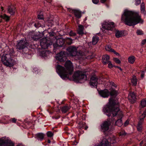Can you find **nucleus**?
I'll return each instance as SVG.
<instances>
[{
  "mask_svg": "<svg viewBox=\"0 0 146 146\" xmlns=\"http://www.w3.org/2000/svg\"><path fill=\"white\" fill-rule=\"evenodd\" d=\"M43 34L38 33L34 34L31 35V40L33 42L30 43V42L26 39H23L20 40L17 45V48L22 52L23 56L27 58H30L31 57V52H29L28 48V47L32 49L40 48V47L42 49L40 52V55L44 57V58H48L49 56V55L51 53L50 52L46 49L50 48L53 47L54 50L56 51L58 49L60 50L64 48L65 46V39L63 38H60L56 40V42L53 44L52 42L50 40H47L46 38H44L40 40V42L37 44L35 42L36 41L40 39L42 37Z\"/></svg>",
  "mask_w": 146,
  "mask_h": 146,
  "instance_id": "obj_1",
  "label": "nucleus"
},
{
  "mask_svg": "<svg viewBox=\"0 0 146 146\" xmlns=\"http://www.w3.org/2000/svg\"><path fill=\"white\" fill-rule=\"evenodd\" d=\"M99 94L104 98H108L110 95L111 97L109 99V104L106 105L103 109L104 113L108 117L111 116V122L115 123V125L121 127L123 124L122 120V114L119 108V103L113 98H115L117 96V92L113 89L110 92L105 89L98 92Z\"/></svg>",
  "mask_w": 146,
  "mask_h": 146,
  "instance_id": "obj_2",
  "label": "nucleus"
},
{
  "mask_svg": "<svg viewBox=\"0 0 146 146\" xmlns=\"http://www.w3.org/2000/svg\"><path fill=\"white\" fill-rule=\"evenodd\" d=\"M121 20L129 26H134L139 23H143V21L139 15L131 11L125 10L121 17Z\"/></svg>",
  "mask_w": 146,
  "mask_h": 146,
  "instance_id": "obj_3",
  "label": "nucleus"
},
{
  "mask_svg": "<svg viewBox=\"0 0 146 146\" xmlns=\"http://www.w3.org/2000/svg\"><path fill=\"white\" fill-rule=\"evenodd\" d=\"M66 70L63 67L58 65L56 66V70L60 77L63 80L69 79L68 75H71L73 73V67L71 62L68 60L64 64Z\"/></svg>",
  "mask_w": 146,
  "mask_h": 146,
  "instance_id": "obj_4",
  "label": "nucleus"
},
{
  "mask_svg": "<svg viewBox=\"0 0 146 146\" xmlns=\"http://www.w3.org/2000/svg\"><path fill=\"white\" fill-rule=\"evenodd\" d=\"M66 52L61 50L56 56V59L58 62H63L66 61L67 56H75L77 54V49L73 46H70L66 48Z\"/></svg>",
  "mask_w": 146,
  "mask_h": 146,
  "instance_id": "obj_5",
  "label": "nucleus"
},
{
  "mask_svg": "<svg viewBox=\"0 0 146 146\" xmlns=\"http://www.w3.org/2000/svg\"><path fill=\"white\" fill-rule=\"evenodd\" d=\"M14 54V52L13 50H11L8 54H4L1 56L3 63L7 66H13L15 63L16 62Z\"/></svg>",
  "mask_w": 146,
  "mask_h": 146,
  "instance_id": "obj_6",
  "label": "nucleus"
},
{
  "mask_svg": "<svg viewBox=\"0 0 146 146\" xmlns=\"http://www.w3.org/2000/svg\"><path fill=\"white\" fill-rule=\"evenodd\" d=\"M102 28L101 29L104 33L109 34V31H113L115 30V25L113 22H110L109 21H104L102 24Z\"/></svg>",
  "mask_w": 146,
  "mask_h": 146,
  "instance_id": "obj_7",
  "label": "nucleus"
},
{
  "mask_svg": "<svg viewBox=\"0 0 146 146\" xmlns=\"http://www.w3.org/2000/svg\"><path fill=\"white\" fill-rule=\"evenodd\" d=\"M37 20L35 22L32 23L31 25L34 26L36 28L39 27L43 28L45 27V21L42 12H40L37 15Z\"/></svg>",
  "mask_w": 146,
  "mask_h": 146,
  "instance_id": "obj_8",
  "label": "nucleus"
},
{
  "mask_svg": "<svg viewBox=\"0 0 146 146\" xmlns=\"http://www.w3.org/2000/svg\"><path fill=\"white\" fill-rule=\"evenodd\" d=\"M146 117V108L143 113L140 116L138 123L136 126L137 130L139 132L141 133L143 131V127L142 125Z\"/></svg>",
  "mask_w": 146,
  "mask_h": 146,
  "instance_id": "obj_9",
  "label": "nucleus"
},
{
  "mask_svg": "<svg viewBox=\"0 0 146 146\" xmlns=\"http://www.w3.org/2000/svg\"><path fill=\"white\" fill-rule=\"evenodd\" d=\"M73 80L78 82L82 79L86 80L87 77L86 74L82 72L78 71L75 72L72 76Z\"/></svg>",
  "mask_w": 146,
  "mask_h": 146,
  "instance_id": "obj_10",
  "label": "nucleus"
},
{
  "mask_svg": "<svg viewBox=\"0 0 146 146\" xmlns=\"http://www.w3.org/2000/svg\"><path fill=\"white\" fill-rule=\"evenodd\" d=\"M98 78L95 75H93L91 78L90 84L92 87L97 88Z\"/></svg>",
  "mask_w": 146,
  "mask_h": 146,
  "instance_id": "obj_11",
  "label": "nucleus"
},
{
  "mask_svg": "<svg viewBox=\"0 0 146 146\" xmlns=\"http://www.w3.org/2000/svg\"><path fill=\"white\" fill-rule=\"evenodd\" d=\"M109 125L110 124L107 121H104L101 125L102 131L104 132L107 131L109 129Z\"/></svg>",
  "mask_w": 146,
  "mask_h": 146,
  "instance_id": "obj_12",
  "label": "nucleus"
},
{
  "mask_svg": "<svg viewBox=\"0 0 146 146\" xmlns=\"http://www.w3.org/2000/svg\"><path fill=\"white\" fill-rule=\"evenodd\" d=\"M16 11L15 7L14 5H8L7 8V11L11 15H14Z\"/></svg>",
  "mask_w": 146,
  "mask_h": 146,
  "instance_id": "obj_13",
  "label": "nucleus"
},
{
  "mask_svg": "<svg viewBox=\"0 0 146 146\" xmlns=\"http://www.w3.org/2000/svg\"><path fill=\"white\" fill-rule=\"evenodd\" d=\"M129 99L131 104L135 103L136 100V96L134 92L131 93L129 96Z\"/></svg>",
  "mask_w": 146,
  "mask_h": 146,
  "instance_id": "obj_14",
  "label": "nucleus"
},
{
  "mask_svg": "<svg viewBox=\"0 0 146 146\" xmlns=\"http://www.w3.org/2000/svg\"><path fill=\"white\" fill-rule=\"evenodd\" d=\"M110 57L107 54L104 55L102 57V62L104 65H106L108 64L110 61Z\"/></svg>",
  "mask_w": 146,
  "mask_h": 146,
  "instance_id": "obj_15",
  "label": "nucleus"
},
{
  "mask_svg": "<svg viewBox=\"0 0 146 146\" xmlns=\"http://www.w3.org/2000/svg\"><path fill=\"white\" fill-rule=\"evenodd\" d=\"M0 146H14V144L11 141L3 140L0 142Z\"/></svg>",
  "mask_w": 146,
  "mask_h": 146,
  "instance_id": "obj_16",
  "label": "nucleus"
},
{
  "mask_svg": "<svg viewBox=\"0 0 146 146\" xmlns=\"http://www.w3.org/2000/svg\"><path fill=\"white\" fill-rule=\"evenodd\" d=\"M84 27L82 25H79L78 26V28L77 30V33L80 36H82L85 34L84 32Z\"/></svg>",
  "mask_w": 146,
  "mask_h": 146,
  "instance_id": "obj_17",
  "label": "nucleus"
},
{
  "mask_svg": "<svg viewBox=\"0 0 146 146\" xmlns=\"http://www.w3.org/2000/svg\"><path fill=\"white\" fill-rule=\"evenodd\" d=\"M109 142L105 138H104L102 142H101L100 145H96L94 146H109Z\"/></svg>",
  "mask_w": 146,
  "mask_h": 146,
  "instance_id": "obj_18",
  "label": "nucleus"
},
{
  "mask_svg": "<svg viewBox=\"0 0 146 146\" xmlns=\"http://www.w3.org/2000/svg\"><path fill=\"white\" fill-rule=\"evenodd\" d=\"M126 31H125L117 30L116 31L115 36L117 38H119L122 36H125L126 33H125Z\"/></svg>",
  "mask_w": 146,
  "mask_h": 146,
  "instance_id": "obj_19",
  "label": "nucleus"
},
{
  "mask_svg": "<svg viewBox=\"0 0 146 146\" xmlns=\"http://www.w3.org/2000/svg\"><path fill=\"white\" fill-rule=\"evenodd\" d=\"M60 108L62 112L64 113L67 112L70 108V106L68 104L64 105L62 106H61Z\"/></svg>",
  "mask_w": 146,
  "mask_h": 146,
  "instance_id": "obj_20",
  "label": "nucleus"
},
{
  "mask_svg": "<svg viewBox=\"0 0 146 146\" xmlns=\"http://www.w3.org/2000/svg\"><path fill=\"white\" fill-rule=\"evenodd\" d=\"M37 139L40 141H42L44 138V135L42 133H38L36 135Z\"/></svg>",
  "mask_w": 146,
  "mask_h": 146,
  "instance_id": "obj_21",
  "label": "nucleus"
},
{
  "mask_svg": "<svg viewBox=\"0 0 146 146\" xmlns=\"http://www.w3.org/2000/svg\"><path fill=\"white\" fill-rule=\"evenodd\" d=\"M72 11L76 18L79 19L81 17V12L80 11L77 10H73Z\"/></svg>",
  "mask_w": 146,
  "mask_h": 146,
  "instance_id": "obj_22",
  "label": "nucleus"
},
{
  "mask_svg": "<svg viewBox=\"0 0 146 146\" xmlns=\"http://www.w3.org/2000/svg\"><path fill=\"white\" fill-rule=\"evenodd\" d=\"M0 18L4 20L7 22L9 21L10 19V17L6 14L0 15Z\"/></svg>",
  "mask_w": 146,
  "mask_h": 146,
  "instance_id": "obj_23",
  "label": "nucleus"
},
{
  "mask_svg": "<svg viewBox=\"0 0 146 146\" xmlns=\"http://www.w3.org/2000/svg\"><path fill=\"white\" fill-rule=\"evenodd\" d=\"M65 39V44L70 45L72 43V39L70 38L67 37Z\"/></svg>",
  "mask_w": 146,
  "mask_h": 146,
  "instance_id": "obj_24",
  "label": "nucleus"
},
{
  "mask_svg": "<svg viewBox=\"0 0 146 146\" xmlns=\"http://www.w3.org/2000/svg\"><path fill=\"white\" fill-rule=\"evenodd\" d=\"M135 57L133 56L132 55L130 56L128 59L129 62L131 64H133L135 60Z\"/></svg>",
  "mask_w": 146,
  "mask_h": 146,
  "instance_id": "obj_25",
  "label": "nucleus"
},
{
  "mask_svg": "<svg viewBox=\"0 0 146 146\" xmlns=\"http://www.w3.org/2000/svg\"><path fill=\"white\" fill-rule=\"evenodd\" d=\"M54 21L53 20H48L47 21L46 24H45V25L46 26V25H47L49 28L50 27H51L54 25Z\"/></svg>",
  "mask_w": 146,
  "mask_h": 146,
  "instance_id": "obj_26",
  "label": "nucleus"
},
{
  "mask_svg": "<svg viewBox=\"0 0 146 146\" xmlns=\"http://www.w3.org/2000/svg\"><path fill=\"white\" fill-rule=\"evenodd\" d=\"M99 41V38L97 36H94L92 38V43L93 45H96Z\"/></svg>",
  "mask_w": 146,
  "mask_h": 146,
  "instance_id": "obj_27",
  "label": "nucleus"
},
{
  "mask_svg": "<svg viewBox=\"0 0 146 146\" xmlns=\"http://www.w3.org/2000/svg\"><path fill=\"white\" fill-rule=\"evenodd\" d=\"M127 134L124 130H121L119 133V136L122 138L125 137Z\"/></svg>",
  "mask_w": 146,
  "mask_h": 146,
  "instance_id": "obj_28",
  "label": "nucleus"
},
{
  "mask_svg": "<svg viewBox=\"0 0 146 146\" xmlns=\"http://www.w3.org/2000/svg\"><path fill=\"white\" fill-rule=\"evenodd\" d=\"M140 104L142 108L146 106V99H143L141 101Z\"/></svg>",
  "mask_w": 146,
  "mask_h": 146,
  "instance_id": "obj_29",
  "label": "nucleus"
},
{
  "mask_svg": "<svg viewBox=\"0 0 146 146\" xmlns=\"http://www.w3.org/2000/svg\"><path fill=\"white\" fill-rule=\"evenodd\" d=\"M136 33L138 35H142L144 34L143 32L140 29L137 30Z\"/></svg>",
  "mask_w": 146,
  "mask_h": 146,
  "instance_id": "obj_30",
  "label": "nucleus"
},
{
  "mask_svg": "<svg viewBox=\"0 0 146 146\" xmlns=\"http://www.w3.org/2000/svg\"><path fill=\"white\" fill-rule=\"evenodd\" d=\"M131 81L133 86H135L136 85L137 82V79L136 78H133L131 80Z\"/></svg>",
  "mask_w": 146,
  "mask_h": 146,
  "instance_id": "obj_31",
  "label": "nucleus"
},
{
  "mask_svg": "<svg viewBox=\"0 0 146 146\" xmlns=\"http://www.w3.org/2000/svg\"><path fill=\"white\" fill-rule=\"evenodd\" d=\"M48 32L49 36L51 37L54 36L55 34L52 30L50 32L48 31Z\"/></svg>",
  "mask_w": 146,
  "mask_h": 146,
  "instance_id": "obj_32",
  "label": "nucleus"
},
{
  "mask_svg": "<svg viewBox=\"0 0 146 146\" xmlns=\"http://www.w3.org/2000/svg\"><path fill=\"white\" fill-rule=\"evenodd\" d=\"M48 137H51L53 135V133L51 131H48L46 133Z\"/></svg>",
  "mask_w": 146,
  "mask_h": 146,
  "instance_id": "obj_33",
  "label": "nucleus"
},
{
  "mask_svg": "<svg viewBox=\"0 0 146 146\" xmlns=\"http://www.w3.org/2000/svg\"><path fill=\"white\" fill-rule=\"evenodd\" d=\"M76 34L73 31H71L69 33V35L71 36H76Z\"/></svg>",
  "mask_w": 146,
  "mask_h": 146,
  "instance_id": "obj_34",
  "label": "nucleus"
},
{
  "mask_svg": "<svg viewBox=\"0 0 146 146\" xmlns=\"http://www.w3.org/2000/svg\"><path fill=\"white\" fill-rule=\"evenodd\" d=\"M39 70L37 68H35L33 69L32 71L34 73L36 74H38L39 72Z\"/></svg>",
  "mask_w": 146,
  "mask_h": 146,
  "instance_id": "obj_35",
  "label": "nucleus"
},
{
  "mask_svg": "<svg viewBox=\"0 0 146 146\" xmlns=\"http://www.w3.org/2000/svg\"><path fill=\"white\" fill-rule=\"evenodd\" d=\"M108 67L109 68H112L113 67V65L112 64L111 61H110L108 62Z\"/></svg>",
  "mask_w": 146,
  "mask_h": 146,
  "instance_id": "obj_36",
  "label": "nucleus"
},
{
  "mask_svg": "<svg viewBox=\"0 0 146 146\" xmlns=\"http://www.w3.org/2000/svg\"><path fill=\"white\" fill-rule=\"evenodd\" d=\"M113 60L117 63L119 64L121 63V61L117 58H113Z\"/></svg>",
  "mask_w": 146,
  "mask_h": 146,
  "instance_id": "obj_37",
  "label": "nucleus"
},
{
  "mask_svg": "<svg viewBox=\"0 0 146 146\" xmlns=\"http://www.w3.org/2000/svg\"><path fill=\"white\" fill-rule=\"evenodd\" d=\"M106 49L107 50L110 51L111 52V50H113V49L111 48V47L109 46H106Z\"/></svg>",
  "mask_w": 146,
  "mask_h": 146,
  "instance_id": "obj_38",
  "label": "nucleus"
},
{
  "mask_svg": "<svg viewBox=\"0 0 146 146\" xmlns=\"http://www.w3.org/2000/svg\"><path fill=\"white\" fill-rule=\"evenodd\" d=\"M135 4L136 5H138L140 4L141 0H135Z\"/></svg>",
  "mask_w": 146,
  "mask_h": 146,
  "instance_id": "obj_39",
  "label": "nucleus"
},
{
  "mask_svg": "<svg viewBox=\"0 0 146 146\" xmlns=\"http://www.w3.org/2000/svg\"><path fill=\"white\" fill-rule=\"evenodd\" d=\"M111 52H113L117 56H119L120 55L119 54L116 52L114 49L111 50Z\"/></svg>",
  "mask_w": 146,
  "mask_h": 146,
  "instance_id": "obj_40",
  "label": "nucleus"
},
{
  "mask_svg": "<svg viewBox=\"0 0 146 146\" xmlns=\"http://www.w3.org/2000/svg\"><path fill=\"white\" fill-rule=\"evenodd\" d=\"M145 9V7L144 3H143L141 5V9Z\"/></svg>",
  "mask_w": 146,
  "mask_h": 146,
  "instance_id": "obj_41",
  "label": "nucleus"
},
{
  "mask_svg": "<svg viewBox=\"0 0 146 146\" xmlns=\"http://www.w3.org/2000/svg\"><path fill=\"white\" fill-rule=\"evenodd\" d=\"M92 2L95 4H97L99 2V0H92Z\"/></svg>",
  "mask_w": 146,
  "mask_h": 146,
  "instance_id": "obj_42",
  "label": "nucleus"
},
{
  "mask_svg": "<svg viewBox=\"0 0 146 146\" xmlns=\"http://www.w3.org/2000/svg\"><path fill=\"white\" fill-rule=\"evenodd\" d=\"M129 123V121L128 120H126L124 123V126L125 127L127 126Z\"/></svg>",
  "mask_w": 146,
  "mask_h": 146,
  "instance_id": "obj_43",
  "label": "nucleus"
},
{
  "mask_svg": "<svg viewBox=\"0 0 146 146\" xmlns=\"http://www.w3.org/2000/svg\"><path fill=\"white\" fill-rule=\"evenodd\" d=\"M17 119L15 118H12L11 119V121L13 123H15L16 122Z\"/></svg>",
  "mask_w": 146,
  "mask_h": 146,
  "instance_id": "obj_44",
  "label": "nucleus"
},
{
  "mask_svg": "<svg viewBox=\"0 0 146 146\" xmlns=\"http://www.w3.org/2000/svg\"><path fill=\"white\" fill-rule=\"evenodd\" d=\"M141 12L142 13H143L145 15L146 13V11L145 9H141Z\"/></svg>",
  "mask_w": 146,
  "mask_h": 146,
  "instance_id": "obj_45",
  "label": "nucleus"
},
{
  "mask_svg": "<svg viewBox=\"0 0 146 146\" xmlns=\"http://www.w3.org/2000/svg\"><path fill=\"white\" fill-rule=\"evenodd\" d=\"M110 84L112 86H113L114 87H116V84L113 82H110Z\"/></svg>",
  "mask_w": 146,
  "mask_h": 146,
  "instance_id": "obj_46",
  "label": "nucleus"
},
{
  "mask_svg": "<svg viewBox=\"0 0 146 146\" xmlns=\"http://www.w3.org/2000/svg\"><path fill=\"white\" fill-rule=\"evenodd\" d=\"M145 75V72L144 71H142L141 74V77L142 78H144Z\"/></svg>",
  "mask_w": 146,
  "mask_h": 146,
  "instance_id": "obj_47",
  "label": "nucleus"
},
{
  "mask_svg": "<svg viewBox=\"0 0 146 146\" xmlns=\"http://www.w3.org/2000/svg\"><path fill=\"white\" fill-rule=\"evenodd\" d=\"M146 40L145 39L142 40L141 44L143 45H144L146 43Z\"/></svg>",
  "mask_w": 146,
  "mask_h": 146,
  "instance_id": "obj_48",
  "label": "nucleus"
},
{
  "mask_svg": "<svg viewBox=\"0 0 146 146\" xmlns=\"http://www.w3.org/2000/svg\"><path fill=\"white\" fill-rule=\"evenodd\" d=\"M144 143V141H141L140 143V146H142L143 144Z\"/></svg>",
  "mask_w": 146,
  "mask_h": 146,
  "instance_id": "obj_49",
  "label": "nucleus"
},
{
  "mask_svg": "<svg viewBox=\"0 0 146 146\" xmlns=\"http://www.w3.org/2000/svg\"><path fill=\"white\" fill-rule=\"evenodd\" d=\"M1 11L3 12H5V11L4 10V9L3 7H1Z\"/></svg>",
  "mask_w": 146,
  "mask_h": 146,
  "instance_id": "obj_50",
  "label": "nucleus"
},
{
  "mask_svg": "<svg viewBox=\"0 0 146 146\" xmlns=\"http://www.w3.org/2000/svg\"><path fill=\"white\" fill-rule=\"evenodd\" d=\"M107 0H100V1L102 3H104Z\"/></svg>",
  "mask_w": 146,
  "mask_h": 146,
  "instance_id": "obj_51",
  "label": "nucleus"
},
{
  "mask_svg": "<svg viewBox=\"0 0 146 146\" xmlns=\"http://www.w3.org/2000/svg\"><path fill=\"white\" fill-rule=\"evenodd\" d=\"M113 67H114L115 68H118L119 66L113 65Z\"/></svg>",
  "mask_w": 146,
  "mask_h": 146,
  "instance_id": "obj_52",
  "label": "nucleus"
},
{
  "mask_svg": "<svg viewBox=\"0 0 146 146\" xmlns=\"http://www.w3.org/2000/svg\"><path fill=\"white\" fill-rule=\"evenodd\" d=\"M118 68L119 69V70H121V71H122V69H121V68L119 66Z\"/></svg>",
  "mask_w": 146,
  "mask_h": 146,
  "instance_id": "obj_53",
  "label": "nucleus"
},
{
  "mask_svg": "<svg viewBox=\"0 0 146 146\" xmlns=\"http://www.w3.org/2000/svg\"><path fill=\"white\" fill-rule=\"evenodd\" d=\"M82 126H81V125L79 127H80V129H81L82 128H83V127H84V125H81Z\"/></svg>",
  "mask_w": 146,
  "mask_h": 146,
  "instance_id": "obj_54",
  "label": "nucleus"
},
{
  "mask_svg": "<svg viewBox=\"0 0 146 146\" xmlns=\"http://www.w3.org/2000/svg\"><path fill=\"white\" fill-rule=\"evenodd\" d=\"M51 142V141L50 140L48 139V143H50Z\"/></svg>",
  "mask_w": 146,
  "mask_h": 146,
  "instance_id": "obj_55",
  "label": "nucleus"
},
{
  "mask_svg": "<svg viewBox=\"0 0 146 146\" xmlns=\"http://www.w3.org/2000/svg\"><path fill=\"white\" fill-rule=\"evenodd\" d=\"M2 22V20L1 19L0 20V23H1Z\"/></svg>",
  "mask_w": 146,
  "mask_h": 146,
  "instance_id": "obj_56",
  "label": "nucleus"
},
{
  "mask_svg": "<svg viewBox=\"0 0 146 146\" xmlns=\"http://www.w3.org/2000/svg\"><path fill=\"white\" fill-rule=\"evenodd\" d=\"M61 104H64V101H62L61 102Z\"/></svg>",
  "mask_w": 146,
  "mask_h": 146,
  "instance_id": "obj_57",
  "label": "nucleus"
},
{
  "mask_svg": "<svg viewBox=\"0 0 146 146\" xmlns=\"http://www.w3.org/2000/svg\"><path fill=\"white\" fill-rule=\"evenodd\" d=\"M49 0V3H51L52 1V0Z\"/></svg>",
  "mask_w": 146,
  "mask_h": 146,
  "instance_id": "obj_58",
  "label": "nucleus"
},
{
  "mask_svg": "<svg viewBox=\"0 0 146 146\" xmlns=\"http://www.w3.org/2000/svg\"><path fill=\"white\" fill-rule=\"evenodd\" d=\"M87 128H88V127H85V129H86Z\"/></svg>",
  "mask_w": 146,
  "mask_h": 146,
  "instance_id": "obj_59",
  "label": "nucleus"
},
{
  "mask_svg": "<svg viewBox=\"0 0 146 146\" xmlns=\"http://www.w3.org/2000/svg\"><path fill=\"white\" fill-rule=\"evenodd\" d=\"M106 6H107V7H108V5L107 4H106Z\"/></svg>",
  "mask_w": 146,
  "mask_h": 146,
  "instance_id": "obj_60",
  "label": "nucleus"
},
{
  "mask_svg": "<svg viewBox=\"0 0 146 146\" xmlns=\"http://www.w3.org/2000/svg\"><path fill=\"white\" fill-rule=\"evenodd\" d=\"M1 48V45H0V48Z\"/></svg>",
  "mask_w": 146,
  "mask_h": 146,
  "instance_id": "obj_61",
  "label": "nucleus"
},
{
  "mask_svg": "<svg viewBox=\"0 0 146 146\" xmlns=\"http://www.w3.org/2000/svg\"><path fill=\"white\" fill-rule=\"evenodd\" d=\"M145 146H146V145H145Z\"/></svg>",
  "mask_w": 146,
  "mask_h": 146,
  "instance_id": "obj_62",
  "label": "nucleus"
}]
</instances>
